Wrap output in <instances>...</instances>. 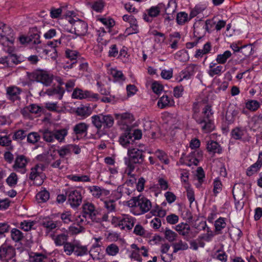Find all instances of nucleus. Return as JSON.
Wrapping results in <instances>:
<instances>
[{
    "instance_id": "f257e3e1",
    "label": "nucleus",
    "mask_w": 262,
    "mask_h": 262,
    "mask_svg": "<svg viewBox=\"0 0 262 262\" xmlns=\"http://www.w3.org/2000/svg\"><path fill=\"white\" fill-rule=\"evenodd\" d=\"M211 107L209 105H206L203 110L202 115L200 116L199 114L200 111L199 102H194L192 104V117L200 125L202 131L206 133L211 132L214 128L210 118L213 114Z\"/></svg>"
},
{
    "instance_id": "f03ea898",
    "label": "nucleus",
    "mask_w": 262,
    "mask_h": 262,
    "mask_svg": "<svg viewBox=\"0 0 262 262\" xmlns=\"http://www.w3.org/2000/svg\"><path fill=\"white\" fill-rule=\"evenodd\" d=\"M144 151L142 149L138 148H129L127 151L128 158H125V163L128 168V174L131 177L134 175L132 174V172L135 168V164H142L144 161L145 156L143 153Z\"/></svg>"
},
{
    "instance_id": "7ed1b4c3",
    "label": "nucleus",
    "mask_w": 262,
    "mask_h": 262,
    "mask_svg": "<svg viewBox=\"0 0 262 262\" xmlns=\"http://www.w3.org/2000/svg\"><path fill=\"white\" fill-rule=\"evenodd\" d=\"M100 215V209L91 202H84L82 205V216H79L77 219L78 223L85 222L87 219L91 220L93 222L98 223L100 220L98 216Z\"/></svg>"
},
{
    "instance_id": "20e7f679",
    "label": "nucleus",
    "mask_w": 262,
    "mask_h": 262,
    "mask_svg": "<svg viewBox=\"0 0 262 262\" xmlns=\"http://www.w3.org/2000/svg\"><path fill=\"white\" fill-rule=\"evenodd\" d=\"M127 205L129 207L134 208L135 215H140L147 212L151 208V202L146 198L139 195L134 197L129 200Z\"/></svg>"
},
{
    "instance_id": "39448f33",
    "label": "nucleus",
    "mask_w": 262,
    "mask_h": 262,
    "mask_svg": "<svg viewBox=\"0 0 262 262\" xmlns=\"http://www.w3.org/2000/svg\"><path fill=\"white\" fill-rule=\"evenodd\" d=\"M43 140L47 143H53L55 140L59 143L64 142L65 137L68 135V129L62 128L51 130L48 128L39 130Z\"/></svg>"
},
{
    "instance_id": "423d86ee",
    "label": "nucleus",
    "mask_w": 262,
    "mask_h": 262,
    "mask_svg": "<svg viewBox=\"0 0 262 262\" xmlns=\"http://www.w3.org/2000/svg\"><path fill=\"white\" fill-rule=\"evenodd\" d=\"M91 120L92 124L97 129V134L98 135L102 127L103 129L110 128L114 124V118L110 114L95 115L91 117Z\"/></svg>"
},
{
    "instance_id": "0eeeda50",
    "label": "nucleus",
    "mask_w": 262,
    "mask_h": 262,
    "mask_svg": "<svg viewBox=\"0 0 262 262\" xmlns=\"http://www.w3.org/2000/svg\"><path fill=\"white\" fill-rule=\"evenodd\" d=\"M15 249L11 245L4 243L0 246V261L1 262H16Z\"/></svg>"
},
{
    "instance_id": "6e6552de",
    "label": "nucleus",
    "mask_w": 262,
    "mask_h": 262,
    "mask_svg": "<svg viewBox=\"0 0 262 262\" xmlns=\"http://www.w3.org/2000/svg\"><path fill=\"white\" fill-rule=\"evenodd\" d=\"M45 166L43 164H37L31 169L29 179L34 181L36 185L40 186L46 178V175L43 173Z\"/></svg>"
},
{
    "instance_id": "1a4fd4ad",
    "label": "nucleus",
    "mask_w": 262,
    "mask_h": 262,
    "mask_svg": "<svg viewBox=\"0 0 262 262\" xmlns=\"http://www.w3.org/2000/svg\"><path fill=\"white\" fill-rule=\"evenodd\" d=\"M113 223H117V225L121 229L125 228L127 230H131L134 226L136 219L128 214H123L120 216L115 217L111 215Z\"/></svg>"
},
{
    "instance_id": "9d476101",
    "label": "nucleus",
    "mask_w": 262,
    "mask_h": 262,
    "mask_svg": "<svg viewBox=\"0 0 262 262\" xmlns=\"http://www.w3.org/2000/svg\"><path fill=\"white\" fill-rule=\"evenodd\" d=\"M40 224L44 229L46 235L50 237L51 234H54L55 231L58 229L61 222L54 220L51 216H48L42 219Z\"/></svg>"
},
{
    "instance_id": "9b49d317",
    "label": "nucleus",
    "mask_w": 262,
    "mask_h": 262,
    "mask_svg": "<svg viewBox=\"0 0 262 262\" xmlns=\"http://www.w3.org/2000/svg\"><path fill=\"white\" fill-rule=\"evenodd\" d=\"M67 196V203L73 208L79 207L82 203V195L81 192L75 188H70L65 189Z\"/></svg>"
},
{
    "instance_id": "f8f14e48",
    "label": "nucleus",
    "mask_w": 262,
    "mask_h": 262,
    "mask_svg": "<svg viewBox=\"0 0 262 262\" xmlns=\"http://www.w3.org/2000/svg\"><path fill=\"white\" fill-rule=\"evenodd\" d=\"M30 78L33 80L42 83L45 86H49L53 80V75L50 74L48 71L38 70H36L30 75Z\"/></svg>"
},
{
    "instance_id": "ddd939ff",
    "label": "nucleus",
    "mask_w": 262,
    "mask_h": 262,
    "mask_svg": "<svg viewBox=\"0 0 262 262\" xmlns=\"http://www.w3.org/2000/svg\"><path fill=\"white\" fill-rule=\"evenodd\" d=\"M176 230L180 235L184 237V239L189 241L195 237L198 234V231L192 230L190 226L187 223H181L176 226Z\"/></svg>"
},
{
    "instance_id": "4468645a",
    "label": "nucleus",
    "mask_w": 262,
    "mask_h": 262,
    "mask_svg": "<svg viewBox=\"0 0 262 262\" xmlns=\"http://www.w3.org/2000/svg\"><path fill=\"white\" fill-rule=\"evenodd\" d=\"M68 21L74 27L75 34L77 36H84L86 34L88 29V24L84 21L72 17L68 19Z\"/></svg>"
},
{
    "instance_id": "2eb2a0df",
    "label": "nucleus",
    "mask_w": 262,
    "mask_h": 262,
    "mask_svg": "<svg viewBox=\"0 0 262 262\" xmlns=\"http://www.w3.org/2000/svg\"><path fill=\"white\" fill-rule=\"evenodd\" d=\"M118 124L120 125L125 126V129H130L131 124L135 120L132 114L129 112L115 114Z\"/></svg>"
},
{
    "instance_id": "dca6fc26",
    "label": "nucleus",
    "mask_w": 262,
    "mask_h": 262,
    "mask_svg": "<svg viewBox=\"0 0 262 262\" xmlns=\"http://www.w3.org/2000/svg\"><path fill=\"white\" fill-rule=\"evenodd\" d=\"M98 94L94 93L90 91H83L78 88L74 89L72 95V98L74 99H89L90 100H98Z\"/></svg>"
},
{
    "instance_id": "f3484780",
    "label": "nucleus",
    "mask_w": 262,
    "mask_h": 262,
    "mask_svg": "<svg viewBox=\"0 0 262 262\" xmlns=\"http://www.w3.org/2000/svg\"><path fill=\"white\" fill-rule=\"evenodd\" d=\"M22 89L15 85L10 86L6 89L7 98L12 102L20 101Z\"/></svg>"
},
{
    "instance_id": "a211bd4d",
    "label": "nucleus",
    "mask_w": 262,
    "mask_h": 262,
    "mask_svg": "<svg viewBox=\"0 0 262 262\" xmlns=\"http://www.w3.org/2000/svg\"><path fill=\"white\" fill-rule=\"evenodd\" d=\"M13 34L11 28L0 21V36L5 37L8 41L13 44L14 40Z\"/></svg>"
},
{
    "instance_id": "6ab92c4d",
    "label": "nucleus",
    "mask_w": 262,
    "mask_h": 262,
    "mask_svg": "<svg viewBox=\"0 0 262 262\" xmlns=\"http://www.w3.org/2000/svg\"><path fill=\"white\" fill-rule=\"evenodd\" d=\"M29 160L23 155H18L15 160L13 168L16 171L20 170L22 173L26 172V166Z\"/></svg>"
},
{
    "instance_id": "aec40b11",
    "label": "nucleus",
    "mask_w": 262,
    "mask_h": 262,
    "mask_svg": "<svg viewBox=\"0 0 262 262\" xmlns=\"http://www.w3.org/2000/svg\"><path fill=\"white\" fill-rule=\"evenodd\" d=\"M195 66L190 64L186 67V69L182 70L176 78L178 82H181L184 79H189L193 76L195 73Z\"/></svg>"
},
{
    "instance_id": "412c9836",
    "label": "nucleus",
    "mask_w": 262,
    "mask_h": 262,
    "mask_svg": "<svg viewBox=\"0 0 262 262\" xmlns=\"http://www.w3.org/2000/svg\"><path fill=\"white\" fill-rule=\"evenodd\" d=\"M203 156L202 151H194L191 152L185 159V164L191 166L192 165L197 166L199 163L200 159Z\"/></svg>"
},
{
    "instance_id": "4be33fe9",
    "label": "nucleus",
    "mask_w": 262,
    "mask_h": 262,
    "mask_svg": "<svg viewBox=\"0 0 262 262\" xmlns=\"http://www.w3.org/2000/svg\"><path fill=\"white\" fill-rule=\"evenodd\" d=\"M261 157H262V151L259 153L257 161L247 168L246 171L247 176L251 177L258 171L262 166V158Z\"/></svg>"
},
{
    "instance_id": "5701e85b",
    "label": "nucleus",
    "mask_w": 262,
    "mask_h": 262,
    "mask_svg": "<svg viewBox=\"0 0 262 262\" xmlns=\"http://www.w3.org/2000/svg\"><path fill=\"white\" fill-rule=\"evenodd\" d=\"M68 237V233L66 232L58 234L54 233L51 234L50 236L54 241L55 245L57 246H63L67 242Z\"/></svg>"
},
{
    "instance_id": "b1692460",
    "label": "nucleus",
    "mask_w": 262,
    "mask_h": 262,
    "mask_svg": "<svg viewBox=\"0 0 262 262\" xmlns=\"http://www.w3.org/2000/svg\"><path fill=\"white\" fill-rule=\"evenodd\" d=\"M42 111V108L36 104H31L20 110L21 114L25 117H28L30 114H37Z\"/></svg>"
},
{
    "instance_id": "393cba45",
    "label": "nucleus",
    "mask_w": 262,
    "mask_h": 262,
    "mask_svg": "<svg viewBox=\"0 0 262 262\" xmlns=\"http://www.w3.org/2000/svg\"><path fill=\"white\" fill-rule=\"evenodd\" d=\"M206 149L208 152L213 154H220L222 152V148L219 143L216 141L211 140L207 141Z\"/></svg>"
},
{
    "instance_id": "a878e982",
    "label": "nucleus",
    "mask_w": 262,
    "mask_h": 262,
    "mask_svg": "<svg viewBox=\"0 0 262 262\" xmlns=\"http://www.w3.org/2000/svg\"><path fill=\"white\" fill-rule=\"evenodd\" d=\"M133 141L130 129H126L125 133L122 134L119 138L120 143L124 147H127Z\"/></svg>"
},
{
    "instance_id": "bb28decb",
    "label": "nucleus",
    "mask_w": 262,
    "mask_h": 262,
    "mask_svg": "<svg viewBox=\"0 0 262 262\" xmlns=\"http://www.w3.org/2000/svg\"><path fill=\"white\" fill-rule=\"evenodd\" d=\"M74 254L77 256L86 255L89 253L88 246L82 245L79 241H75Z\"/></svg>"
},
{
    "instance_id": "cd10ccee",
    "label": "nucleus",
    "mask_w": 262,
    "mask_h": 262,
    "mask_svg": "<svg viewBox=\"0 0 262 262\" xmlns=\"http://www.w3.org/2000/svg\"><path fill=\"white\" fill-rule=\"evenodd\" d=\"M89 125L84 122H80L76 124L73 127V132L77 136L87 135V132L89 128Z\"/></svg>"
},
{
    "instance_id": "c85d7f7f",
    "label": "nucleus",
    "mask_w": 262,
    "mask_h": 262,
    "mask_svg": "<svg viewBox=\"0 0 262 262\" xmlns=\"http://www.w3.org/2000/svg\"><path fill=\"white\" fill-rule=\"evenodd\" d=\"M226 219L220 217L214 222V232L216 234H222L223 233V230L225 229L227 226L226 222Z\"/></svg>"
},
{
    "instance_id": "c756f323",
    "label": "nucleus",
    "mask_w": 262,
    "mask_h": 262,
    "mask_svg": "<svg viewBox=\"0 0 262 262\" xmlns=\"http://www.w3.org/2000/svg\"><path fill=\"white\" fill-rule=\"evenodd\" d=\"M65 54L66 57L72 61L69 66H66V68L71 69L73 68V64L77 62L76 59L79 56V53L77 51L68 49L66 51Z\"/></svg>"
},
{
    "instance_id": "7c9ffc66",
    "label": "nucleus",
    "mask_w": 262,
    "mask_h": 262,
    "mask_svg": "<svg viewBox=\"0 0 262 262\" xmlns=\"http://www.w3.org/2000/svg\"><path fill=\"white\" fill-rule=\"evenodd\" d=\"M174 104V101L171 98L167 95H163L158 101L157 105L160 108H164L167 106H172Z\"/></svg>"
},
{
    "instance_id": "2f4dec72",
    "label": "nucleus",
    "mask_w": 262,
    "mask_h": 262,
    "mask_svg": "<svg viewBox=\"0 0 262 262\" xmlns=\"http://www.w3.org/2000/svg\"><path fill=\"white\" fill-rule=\"evenodd\" d=\"M164 8V4L159 3L157 6H152L147 10L148 14L150 17H157Z\"/></svg>"
},
{
    "instance_id": "473e14b6",
    "label": "nucleus",
    "mask_w": 262,
    "mask_h": 262,
    "mask_svg": "<svg viewBox=\"0 0 262 262\" xmlns=\"http://www.w3.org/2000/svg\"><path fill=\"white\" fill-rule=\"evenodd\" d=\"M50 259L39 253H32L30 255V262H49Z\"/></svg>"
},
{
    "instance_id": "72a5a7b5",
    "label": "nucleus",
    "mask_w": 262,
    "mask_h": 262,
    "mask_svg": "<svg viewBox=\"0 0 262 262\" xmlns=\"http://www.w3.org/2000/svg\"><path fill=\"white\" fill-rule=\"evenodd\" d=\"M92 113V108L90 106L82 105L77 108L76 114L77 116L86 118Z\"/></svg>"
},
{
    "instance_id": "f704fd0d",
    "label": "nucleus",
    "mask_w": 262,
    "mask_h": 262,
    "mask_svg": "<svg viewBox=\"0 0 262 262\" xmlns=\"http://www.w3.org/2000/svg\"><path fill=\"white\" fill-rule=\"evenodd\" d=\"M64 90L63 88L57 86L55 88H51L47 91L49 95H57L59 99H61L64 93Z\"/></svg>"
},
{
    "instance_id": "c9c22d12",
    "label": "nucleus",
    "mask_w": 262,
    "mask_h": 262,
    "mask_svg": "<svg viewBox=\"0 0 262 262\" xmlns=\"http://www.w3.org/2000/svg\"><path fill=\"white\" fill-rule=\"evenodd\" d=\"M228 233L231 239L238 241L243 235L242 231L237 228H228Z\"/></svg>"
},
{
    "instance_id": "e433bc0d",
    "label": "nucleus",
    "mask_w": 262,
    "mask_h": 262,
    "mask_svg": "<svg viewBox=\"0 0 262 262\" xmlns=\"http://www.w3.org/2000/svg\"><path fill=\"white\" fill-rule=\"evenodd\" d=\"M40 137L39 132H32L27 135V141L28 143L34 145L39 141Z\"/></svg>"
},
{
    "instance_id": "4c0bfd02",
    "label": "nucleus",
    "mask_w": 262,
    "mask_h": 262,
    "mask_svg": "<svg viewBox=\"0 0 262 262\" xmlns=\"http://www.w3.org/2000/svg\"><path fill=\"white\" fill-rule=\"evenodd\" d=\"M110 74L114 78L115 81L122 82L125 80V77L121 71L112 69L110 70Z\"/></svg>"
},
{
    "instance_id": "58836bf2",
    "label": "nucleus",
    "mask_w": 262,
    "mask_h": 262,
    "mask_svg": "<svg viewBox=\"0 0 262 262\" xmlns=\"http://www.w3.org/2000/svg\"><path fill=\"white\" fill-rule=\"evenodd\" d=\"M50 198V193L46 189L40 191L36 195V199L38 203L46 202Z\"/></svg>"
},
{
    "instance_id": "ea45409f",
    "label": "nucleus",
    "mask_w": 262,
    "mask_h": 262,
    "mask_svg": "<svg viewBox=\"0 0 262 262\" xmlns=\"http://www.w3.org/2000/svg\"><path fill=\"white\" fill-rule=\"evenodd\" d=\"M181 38V35L179 32H174L172 34L169 35V40L171 42L170 47L173 49L178 48V43Z\"/></svg>"
},
{
    "instance_id": "a19ab883",
    "label": "nucleus",
    "mask_w": 262,
    "mask_h": 262,
    "mask_svg": "<svg viewBox=\"0 0 262 262\" xmlns=\"http://www.w3.org/2000/svg\"><path fill=\"white\" fill-rule=\"evenodd\" d=\"M172 247L173 248V253H177L179 251L186 250L189 248L187 243L182 240H180L178 242L173 243Z\"/></svg>"
},
{
    "instance_id": "79ce46f5",
    "label": "nucleus",
    "mask_w": 262,
    "mask_h": 262,
    "mask_svg": "<svg viewBox=\"0 0 262 262\" xmlns=\"http://www.w3.org/2000/svg\"><path fill=\"white\" fill-rule=\"evenodd\" d=\"M232 55V53L230 51L227 50L223 54H218L216 58V61L219 64H224L226 62L227 59Z\"/></svg>"
},
{
    "instance_id": "37998d69",
    "label": "nucleus",
    "mask_w": 262,
    "mask_h": 262,
    "mask_svg": "<svg viewBox=\"0 0 262 262\" xmlns=\"http://www.w3.org/2000/svg\"><path fill=\"white\" fill-rule=\"evenodd\" d=\"M245 130L242 127H236L232 129L231 135L235 140H241L245 134Z\"/></svg>"
},
{
    "instance_id": "c03bdc74",
    "label": "nucleus",
    "mask_w": 262,
    "mask_h": 262,
    "mask_svg": "<svg viewBox=\"0 0 262 262\" xmlns=\"http://www.w3.org/2000/svg\"><path fill=\"white\" fill-rule=\"evenodd\" d=\"M89 190L92 195L96 198H100L105 191L104 189H101L100 187L97 186H90Z\"/></svg>"
},
{
    "instance_id": "a18cd8bd",
    "label": "nucleus",
    "mask_w": 262,
    "mask_h": 262,
    "mask_svg": "<svg viewBox=\"0 0 262 262\" xmlns=\"http://www.w3.org/2000/svg\"><path fill=\"white\" fill-rule=\"evenodd\" d=\"M238 114V111L235 110H228L226 112L225 119L228 124H230L233 123L236 116Z\"/></svg>"
},
{
    "instance_id": "49530a36",
    "label": "nucleus",
    "mask_w": 262,
    "mask_h": 262,
    "mask_svg": "<svg viewBox=\"0 0 262 262\" xmlns=\"http://www.w3.org/2000/svg\"><path fill=\"white\" fill-rule=\"evenodd\" d=\"M150 213L152 215L159 217H164L166 214V210L162 209V207L157 205L153 207L150 211Z\"/></svg>"
},
{
    "instance_id": "de8ad7c7",
    "label": "nucleus",
    "mask_w": 262,
    "mask_h": 262,
    "mask_svg": "<svg viewBox=\"0 0 262 262\" xmlns=\"http://www.w3.org/2000/svg\"><path fill=\"white\" fill-rule=\"evenodd\" d=\"M206 8V6L204 4H198L196 5L194 8L191 11L189 17L190 19H191L198 14L203 12V11Z\"/></svg>"
},
{
    "instance_id": "09e8293b",
    "label": "nucleus",
    "mask_w": 262,
    "mask_h": 262,
    "mask_svg": "<svg viewBox=\"0 0 262 262\" xmlns=\"http://www.w3.org/2000/svg\"><path fill=\"white\" fill-rule=\"evenodd\" d=\"M27 130L18 129L13 133L12 139L14 141H22L27 137Z\"/></svg>"
},
{
    "instance_id": "8fccbe9b",
    "label": "nucleus",
    "mask_w": 262,
    "mask_h": 262,
    "mask_svg": "<svg viewBox=\"0 0 262 262\" xmlns=\"http://www.w3.org/2000/svg\"><path fill=\"white\" fill-rule=\"evenodd\" d=\"M213 192L214 196L221 192L223 188L222 183L219 178H216L213 180Z\"/></svg>"
},
{
    "instance_id": "3c124183",
    "label": "nucleus",
    "mask_w": 262,
    "mask_h": 262,
    "mask_svg": "<svg viewBox=\"0 0 262 262\" xmlns=\"http://www.w3.org/2000/svg\"><path fill=\"white\" fill-rule=\"evenodd\" d=\"M12 239L15 242H19L24 237V234L18 229L13 228L11 231Z\"/></svg>"
},
{
    "instance_id": "603ef678",
    "label": "nucleus",
    "mask_w": 262,
    "mask_h": 262,
    "mask_svg": "<svg viewBox=\"0 0 262 262\" xmlns=\"http://www.w3.org/2000/svg\"><path fill=\"white\" fill-rule=\"evenodd\" d=\"M155 154L159 160L165 165H168L169 163V159L168 158L167 154L163 151L158 149L155 151Z\"/></svg>"
},
{
    "instance_id": "864d4df0",
    "label": "nucleus",
    "mask_w": 262,
    "mask_h": 262,
    "mask_svg": "<svg viewBox=\"0 0 262 262\" xmlns=\"http://www.w3.org/2000/svg\"><path fill=\"white\" fill-rule=\"evenodd\" d=\"M246 107L250 111L255 112L260 107V103L257 100H248L245 103Z\"/></svg>"
},
{
    "instance_id": "5fc2aeb1",
    "label": "nucleus",
    "mask_w": 262,
    "mask_h": 262,
    "mask_svg": "<svg viewBox=\"0 0 262 262\" xmlns=\"http://www.w3.org/2000/svg\"><path fill=\"white\" fill-rule=\"evenodd\" d=\"M119 252V247L115 244H111L105 249L106 253L110 256H116Z\"/></svg>"
},
{
    "instance_id": "6e6d98bb",
    "label": "nucleus",
    "mask_w": 262,
    "mask_h": 262,
    "mask_svg": "<svg viewBox=\"0 0 262 262\" xmlns=\"http://www.w3.org/2000/svg\"><path fill=\"white\" fill-rule=\"evenodd\" d=\"M105 2L103 0H98L91 4V8L97 12H101L104 7Z\"/></svg>"
},
{
    "instance_id": "4d7b16f0",
    "label": "nucleus",
    "mask_w": 262,
    "mask_h": 262,
    "mask_svg": "<svg viewBox=\"0 0 262 262\" xmlns=\"http://www.w3.org/2000/svg\"><path fill=\"white\" fill-rule=\"evenodd\" d=\"M131 248L133 250L130 254V257L138 261L141 262L142 258L140 255V249L136 244H133L131 245Z\"/></svg>"
},
{
    "instance_id": "13d9d810",
    "label": "nucleus",
    "mask_w": 262,
    "mask_h": 262,
    "mask_svg": "<svg viewBox=\"0 0 262 262\" xmlns=\"http://www.w3.org/2000/svg\"><path fill=\"white\" fill-rule=\"evenodd\" d=\"M104 207L108 213L115 212L116 210V204L115 201L110 200L104 202Z\"/></svg>"
},
{
    "instance_id": "bf43d9fd",
    "label": "nucleus",
    "mask_w": 262,
    "mask_h": 262,
    "mask_svg": "<svg viewBox=\"0 0 262 262\" xmlns=\"http://www.w3.org/2000/svg\"><path fill=\"white\" fill-rule=\"evenodd\" d=\"M75 241H74L73 242H67L63 245V250L67 255H71L73 253L74 254Z\"/></svg>"
},
{
    "instance_id": "052dcab7",
    "label": "nucleus",
    "mask_w": 262,
    "mask_h": 262,
    "mask_svg": "<svg viewBox=\"0 0 262 262\" xmlns=\"http://www.w3.org/2000/svg\"><path fill=\"white\" fill-rule=\"evenodd\" d=\"M170 249V245L168 244H165L162 245L161 248V252L162 253L161 255L162 259L165 262H169L171 259V255L164 256L163 254H166Z\"/></svg>"
},
{
    "instance_id": "680f3d73",
    "label": "nucleus",
    "mask_w": 262,
    "mask_h": 262,
    "mask_svg": "<svg viewBox=\"0 0 262 262\" xmlns=\"http://www.w3.org/2000/svg\"><path fill=\"white\" fill-rule=\"evenodd\" d=\"M189 19L187 13L185 12H180L177 15V21L179 25H183Z\"/></svg>"
},
{
    "instance_id": "e2e57ef3",
    "label": "nucleus",
    "mask_w": 262,
    "mask_h": 262,
    "mask_svg": "<svg viewBox=\"0 0 262 262\" xmlns=\"http://www.w3.org/2000/svg\"><path fill=\"white\" fill-rule=\"evenodd\" d=\"M18 181L17 174L14 172H12L6 179L7 184L11 187H15Z\"/></svg>"
},
{
    "instance_id": "0e129e2a",
    "label": "nucleus",
    "mask_w": 262,
    "mask_h": 262,
    "mask_svg": "<svg viewBox=\"0 0 262 262\" xmlns=\"http://www.w3.org/2000/svg\"><path fill=\"white\" fill-rule=\"evenodd\" d=\"M69 179L74 182H89L90 179L86 175L77 176V175H69L68 176Z\"/></svg>"
},
{
    "instance_id": "69168bd1",
    "label": "nucleus",
    "mask_w": 262,
    "mask_h": 262,
    "mask_svg": "<svg viewBox=\"0 0 262 262\" xmlns=\"http://www.w3.org/2000/svg\"><path fill=\"white\" fill-rule=\"evenodd\" d=\"M57 151L60 157L61 158H64L66 156L71 155L69 144L61 146L57 150Z\"/></svg>"
},
{
    "instance_id": "338daca9",
    "label": "nucleus",
    "mask_w": 262,
    "mask_h": 262,
    "mask_svg": "<svg viewBox=\"0 0 262 262\" xmlns=\"http://www.w3.org/2000/svg\"><path fill=\"white\" fill-rule=\"evenodd\" d=\"M224 72L223 67L222 66H216L211 69L208 70L207 73L208 75L213 77L215 75H220Z\"/></svg>"
},
{
    "instance_id": "774afa93",
    "label": "nucleus",
    "mask_w": 262,
    "mask_h": 262,
    "mask_svg": "<svg viewBox=\"0 0 262 262\" xmlns=\"http://www.w3.org/2000/svg\"><path fill=\"white\" fill-rule=\"evenodd\" d=\"M215 21L214 19H207L205 21V25L204 26V29L208 32H211L213 30H215Z\"/></svg>"
}]
</instances>
